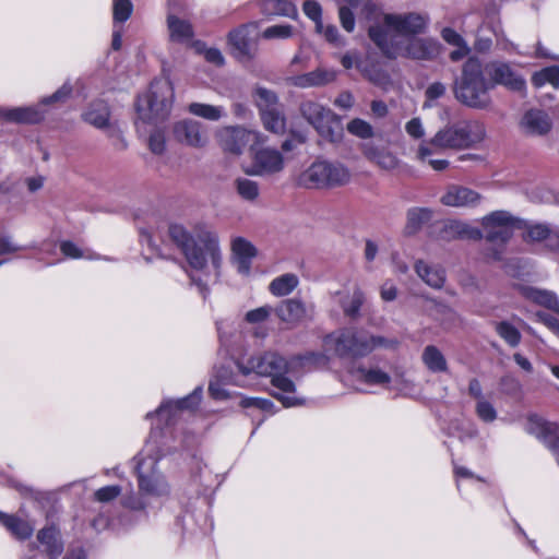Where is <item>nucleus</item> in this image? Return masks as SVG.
I'll return each mask as SVG.
<instances>
[{
    "label": "nucleus",
    "mask_w": 559,
    "mask_h": 559,
    "mask_svg": "<svg viewBox=\"0 0 559 559\" xmlns=\"http://www.w3.org/2000/svg\"><path fill=\"white\" fill-rule=\"evenodd\" d=\"M406 133L414 140H420L425 136V128L420 118L415 117L405 123Z\"/></svg>",
    "instance_id": "56"
},
{
    "label": "nucleus",
    "mask_w": 559,
    "mask_h": 559,
    "mask_svg": "<svg viewBox=\"0 0 559 559\" xmlns=\"http://www.w3.org/2000/svg\"><path fill=\"white\" fill-rule=\"evenodd\" d=\"M522 130L530 135H545L552 127L549 116L540 109L527 110L520 122Z\"/></svg>",
    "instance_id": "24"
},
{
    "label": "nucleus",
    "mask_w": 559,
    "mask_h": 559,
    "mask_svg": "<svg viewBox=\"0 0 559 559\" xmlns=\"http://www.w3.org/2000/svg\"><path fill=\"white\" fill-rule=\"evenodd\" d=\"M173 98L174 91L169 81H154L150 91L138 98L136 111L140 120L148 123L165 120L170 114Z\"/></svg>",
    "instance_id": "9"
},
{
    "label": "nucleus",
    "mask_w": 559,
    "mask_h": 559,
    "mask_svg": "<svg viewBox=\"0 0 559 559\" xmlns=\"http://www.w3.org/2000/svg\"><path fill=\"white\" fill-rule=\"evenodd\" d=\"M162 453L156 441L150 438L142 451L134 457L139 492L126 495L122 504L134 511H143L148 506V498H166L170 487L157 464Z\"/></svg>",
    "instance_id": "3"
},
{
    "label": "nucleus",
    "mask_w": 559,
    "mask_h": 559,
    "mask_svg": "<svg viewBox=\"0 0 559 559\" xmlns=\"http://www.w3.org/2000/svg\"><path fill=\"white\" fill-rule=\"evenodd\" d=\"M481 237V233L466 223L460 221H449L444 224L442 229V238L452 239V238H468V239H479Z\"/></svg>",
    "instance_id": "33"
},
{
    "label": "nucleus",
    "mask_w": 559,
    "mask_h": 559,
    "mask_svg": "<svg viewBox=\"0 0 559 559\" xmlns=\"http://www.w3.org/2000/svg\"><path fill=\"white\" fill-rule=\"evenodd\" d=\"M346 129L350 134L360 139H370L373 136L372 126L368 121L360 118L352 119L347 123Z\"/></svg>",
    "instance_id": "48"
},
{
    "label": "nucleus",
    "mask_w": 559,
    "mask_h": 559,
    "mask_svg": "<svg viewBox=\"0 0 559 559\" xmlns=\"http://www.w3.org/2000/svg\"><path fill=\"white\" fill-rule=\"evenodd\" d=\"M476 414L485 423H492L497 418V412L491 403L479 400L476 404Z\"/></svg>",
    "instance_id": "52"
},
{
    "label": "nucleus",
    "mask_w": 559,
    "mask_h": 559,
    "mask_svg": "<svg viewBox=\"0 0 559 559\" xmlns=\"http://www.w3.org/2000/svg\"><path fill=\"white\" fill-rule=\"evenodd\" d=\"M148 147L154 154H162L165 151V134L160 130H155L148 139Z\"/></svg>",
    "instance_id": "58"
},
{
    "label": "nucleus",
    "mask_w": 559,
    "mask_h": 559,
    "mask_svg": "<svg viewBox=\"0 0 559 559\" xmlns=\"http://www.w3.org/2000/svg\"><path fill=\"white\" fill-rule=\"evenodd\" d=\"M358 70L369 82L383 90H388L392 85L390 74L379 63L358 64Z\"/></svg>",
    "instance_id": "34"
},
{
    "label": "nucleus",
    "mask_w": 559,
    "mask_h": 559,
    "mask_svg": "<svg viewBox=\"0 0 559 559\" xmlns=\"http://www.w3.org/2000/svg\"><path fill=\"white\" fill-rule=\"evenodd\" d=\"M261 119L266 130L281 134L286 129V119L282 110L278 107L269 108L261 111Z\"/></svg>",
    "instance_id": "42"
},
{
    "label": "nucleus",
    "mask_w": 559,
    "mask_h": 559,
    "mask_svg": "<svg viewBox=\"0 0 559 559\" xmlns=\"http://www.w3.org/2000/svg\"><path fill=\"white\" fill-rule=\"evenodd\" d=\"M235 189L238 195L247 202H255L260 195V186L257 181L238 177L234 181Z\"/></svg>",
    "instance_id": "43"
},
{
    "label": "nucleus",
    "mask_w": 559,
    "mask_h": 559,
    "mask_svg": "<svg viewBox=\"0 0 559 559\" xmlns=\"http://www.w3.org/2000/svg\"><path fill=\"white\" fill-rule=\"evenodd\" d=\"M486 239L490 242H507L514 229L522 228L523 222L507 211H495L481 219Z\"/></svg>",
    "instance_id": "10"
},
{
    "label": "nucleus",
    "mask_w": 559,
    "mask_h": 559,
    "mask_svg": "<svg viewBox=\"0 0 559 559\" xmlns=\"http://www.w3.org/2000/svg\"><path fill=\"white\" fill-rule=\"evenodd\" d=\"M0 522L19 539H26L31 537L34 532V526L32 524L14 515L1 513Z\"/></svg>",
    "instance_id": "39"
},
{
    "label": "nucleus",
    "mask_w": 559,
    "mask_h": 559,
    "mask_svg": "<svg viewBox=\"0 0 559 559\" xmlns=\"http://www.w3.org/2000/svg\"><path fill=\"white\" fill-rule=\"evenodd\" d=\"M188 111L189 114L207 121H218L227 115L223 106L198 102L189 104Z\"/></svg>",
    "instance_id": "37"
},
{
    "label": "nucleus",
    "mask_w": 559,
    "mask_h": 559,
    "mask_svg": "<svg viewBox=\"0 0 559 559\" xmlns=\"http://www.w3.org/2000/svg\"><path fill=\"white\" fill-rule=\"evenodd\" d=\"M365 295L359 287H355L350 299L342 301V308L347 317L355 318L359 314L361 305L364 304Z\"/></svg>",
    "instance_id": "47"
},
{
    "label": "nucleus",
    "mask_w": 559,
    "mask_h": 559,
    "mask_svg": "<svg viewBox=\"0 0 559 559\" xmlns=\"http://www.w3.org/2000/svg\"><path fill=\"white\" fill-rule=\"evenodd\" d=\"M252 132L240 126L221 127L215 132L219 147L228 154L240 155L251 140Z\"/></svg>",
    "instance_id": "16"
},
{
    "label": "nucleus",
    "mask_w": 559,
    "mask_h": 559,
    "mask_svg": "<svg viewBox=\"0 0 559 559\" xmlns=\"http://www.w3.org/2000/svg\"><path fill=\"white\" fill-rule=\"evenodd\" d=\"M350 170L340 162L319 159L304 170L298 183L308 189H333L350 181Z\"/></svg>",
    "instance_id": "8"
},
{
    "label": "nucleus",
    "mask_w": 559,
    "mask_h": 559,
    "mask_svg": "<svg viewBox=\"0 0 559 559\" xmlns=\"http://www.w3.org/2000/svg\"><path fill=\"white\" fill-rule=\"evenodd\" d=\"M522 227L526 228V234L524 239L526 241L538 242V241H547V246L552 249H559V237L554 234L549 227L545 224H533V225H522Z\"/></svg>",
    "instance_id": "32"
},
{
    "label": "nucleus",
    "mask_w": 559,
    "mask_h": 559,
    "mask_svg": "<svg viewBox=\"0 0 559 559\" xmlns=\"http://www.w3.org/2000/svg\"><path fill=\"white\" fill-rule=\"evenodd\" d=\"M435 150L440 148L431 143V139L429 141H423L417 148L416 158L419 162H426L427 158L433 154Z\"/></svg>",
    "instance_id": "61"
},
{
    "label": "nucleus",
    "mask_w": 559,
    "mask_h": 559,
    "mask_svg": "<svg viewBox=\"0 0 559 559\" xmlns=\"http://www.w3.org/2000/svg\"><path fill=\"white\" fill-rule=\"evenodd\" d=\"M109 118V107L103 100H98L91 104L83 114L84 121L94 126L97 129L106 130L107 134L110 138L116 139L117 142L115 143V145L118 148H124L127 146V143L122 136V131L116 124L111 123Z\"/></svg>",
    "instance_id": "13"
},
{
    "label": "nucleus",
    "mask_w": 559,
    "mask_h": 559,
    "mask_svg": "<svg viewBox=\"0 0 559 559\" xmlns=\"http://www.w3.org/2000/svg\"><path fill=\"white\" fill-rule=\"evenodd\" d=\"M167 28L173 43L189 44L194 35L192 25L174 14L167 16Z\"/></svg>",
    "instance_id": "29"
},
{
    "label": "nucleus",
    "mask_w": 559,
    "mask_h": 559,
    "mask_svg": "<svg viewBox=\"0 0 559 559\" xmlns=\"http://www.w3.org/2000/svg\"><path fill=\"white\" fill-rule=\"evenodd\" d=\"M274 312L282 322L296 325L306 317V306L300 299L289 298L280 302Z\"/></svg>",
    "instance_id": "26"
},
{
    "label": "nucleus",
    "mask_w": 559,
    "mask_h": 559,
    "mask_svg": "<svg viewBox=\"0 0 559 559\" xmlns=\"http://www.w3.org/2000/svg\"><path fill=\"white\" fill-rule=\"evenodd\" d=\"M341 64L346 70H349L354 67L358 69V64H364V62L360 60V56L358 52L348 51L341 57Z\"/></svg>",
    "instance_id": "64"
},
{
    "label": "nucleus",
    "mask_w": 559,
    "mask_h": 559,
    "mask_svg": "<svg viewBox=\"0 0 559 559\" xmlns=\"http://www.w3.org/2000/svg\"><path fill=\"white\" fill-rule=\"evenodd\" d=\"M285 167L283 154L273 147L262 146L253 150L251 167L247 174L254 176H272L281 173Z\"/></svg>",
    "instance_id": "12"
},
{
    "label": "nucleus",
    "mask_w": 559,
    "mask_h": 559,
    "mask_svg": "<svg viewBox=\"0 0 559 559\" xmlns=\"http://www.w3.org/2000/svg\"><path fill=\"white\" fill-rule=\"evenodd\" d=\"M202 390L200 388L195 389L190 395L176 400V401H166L164 402L158 409H156V416L160 419L168 423L173 416H175L176 412L182 409H193L197 407L201 401Z\"/></svg>",
    "instance_id": "25"
},
{
    "label": "nucleus",
    "mask_w": 559,
    "mask_h": 559,
    "mask_svg": "<svg viewBox=\"0 0 559 559\" xmlns=\"http://www.w3.org/2000/svg\"><path fill=\"white\" fill-rule=\"evenodd\" d=\"M525 430L538 438L551 451L559 463V425L533 415L528 417Z\"/></svg>",
    "instance_id": "17"
},
{
    "label": "nucleus",
    "mask_w": 559,
    "mask_h": 559,
    "mask_svg": "<svg viewBox=\"0 0 559 559\" xmlns=\"http://www.w3.org/2000/svg\"><path fill=\"white\" fill-rule=\"evenodd\" d=\"M0 118L19 123H36L44 118V111L38 106L1 108Z\"/></svg>",
    "instance_id": "28"
},
{
    "label": "nucleus",
    "mask_w": 559,
    "mask_h": 559,
    "mask_svg": "<svg viewBox=\"0 0 559 559\" xmlns=\"http://www.w3.org/2000/svg\"><path fill=\"white\" fill-rule=\"evenodd\" d=\"M364 156L384 170H393L399 165L396 156L388 148L373 143H365L361 146Z\"/></svg>",
    "instance_id": "27"
},
{
    "label": "nucleus",
    "mask_w": 559,
    "mask_h": 559,
    "mask_svg": "<svg viewBox=\"0 0 559 559\" xmlns=\"http://www.w3.org/2000/svg\"><path fill=\"white\" fill-rule=\"evenodd\" d=\"M323 36L329 43H331L337 47H342L345 45V41L340 36L336 26H334L332 24L326 25Z\"/></svg>",
    "instance_id": "62"
},
{
    "label": "nucleus",
    "mask_w": 559,
    "mask_h": 559,
    "mask_svg": "<svg viewBox=\"0 0 559 559\" xmlns=\"http://www.w3.org/2000/svg\"><path fill=\"white\" fill-rule=\"evenodd\" d=\"M168 237L180 249L187 263L194 272L217 280L223 263L219 239L216 233L203 224H197L192 231L183 224H168Z\"/></svg>",
    "instance_id": "2"
},
{
    "label": "nucleus",
    "mask_w": 559,
    "mask_h": 559,
    "mask_svg": "<svg viewBox=\"0 0 559 559\" xmlns=\"http://www.w3.org/2000/svg\"><path fill=\"white\" fill-rule=\"evenodd\" d=\"M486 135V127L481 121L460 120L439 130L431 138V143L439 148L466 150L484 142Z\"/></svg>",
    "instance_id": "7"
},
{
    "label": "nucleus",
    "mask_w": 559,
    "mask_h": 559,
    "mask_svg": "<svg viewBox=\"0 0 559 559\" xmlns=\"http://www.w3.org/2000/svg\"><path fill=\"white\" fill-rule=\"evenodd\" d=\"M233 264L242 275L250 273L252 259L257 255L254 246L245 238H236L231 243Z\"/></svg>",
    "instance_id": "23"
},
{
    "label": "nucleus",
    "mask_w": 559,
    "mask_h": 559,
    "mask_svg": "<svg viewBox=\"0 0 559 559\" xmlns=\"http://www.w3.org/2000/svg\"><path fill=\"white\" fill-rule=\"evenodd\" d=\"M427 16L409 13H380L369 25L368 35L381 52L390 58L431 61L442 53V45L431 37H417L426 31Z\"/></svg>",
    "instance_id": "1"
},
{
    "label": "nucleus",
    "mask_w": 559,
    "mask_h": 559,
    "mask_svg": "<svg viewBox=\"0 0 559 559\" xmlns=\"http://www.w3.org/2000/svg\"><path fill=\"white\" fill-rule=\"evenodd\" d=\"M258 31V23L242 24L228 33V44L233 53L240 60H249L254 57L255 48L251 44L250 35Z\"/></svg>",
    "instance_id": "19"
},
{
    "label": "nucleus",
    "mask_w": 559,
    "mask_h": 559,
    "mask_svg": "<svg viewBox=\"0 0 559 559\" xmlns=\"http://www.w3.org/2000/svg\"><path fill=\"white\" fill-rule=\"evenodd\" d=\"M121 487L117 485L105 486L95 491V500L99 502H109L121 495Z\"/></svg>",
    "instance_id": "53"
},
{
    "label": "nucleus",
    "mask_w": 559,
    "mask_h": 559,
    "mask_svg": "<svg viewBox=\"0 0 559 559\" xmlns=\"http://www.w3.org/2000/svg\"><path fill=\"white\" fill-rule=\"evenodd\" d=\"M338 16L343 28L346 32H353L355 28V17L352 10L348 7L341 4L338 9Z\"/></svg>",
    "instance_id": "57"
},
{
    "label": "nucleus",
    "mask_w": 559,
    "mask_h": 559,
    "mask_svg": "<svg viewBox=\"0 0 559 559\" xmlns=\"http://www.w3.org/2000/svg\"><path fill=\"white\" fill-rule=\"evenodd\" d=\"M302 10L304 13L312 21L322 17L321 5L314 0H306L302 4Z\"/></svg>",
    "instance_id": "60"
},
{
    "label": "nucleus",
    "mask_w": 559,
    "mask_h": 559,
    "mask_svg": "<svg viewBox=\"0 0 559 559\" xmlns=\"http://www.w3.org/2000/svg\"><path fill=\"white\" fill-rule=\"evenodd\" d=\"M491 90L492 84L486 79L481 61L476 57H469L464 62L460 76L454 81L455 99L468 108L486 110L492 104Z\"/></svg>",
    "instance_id": "5"
},
{
    "label": "nucleus",
    "mask_w": 559,
    "mask_h": 559,
    "mask_svg": "<svg viewBox=\"0 0 559 559\" xmlns=\"http://www.w3.org/2000/svg\"><path fill=\"white\" fill-rule=\"evenodd\" d=\"M521 292L528 300L559 314V298L554 292L528 286L521 287Z\"/></svg>",
    "instance_id": "30"
},
{
    "label": "nucleus",
    "mask_w": 559,
    "mask_h": 559,
    "mask_svg": "<svg viewBox=\"0 0 559 559\" xmlns=\"http://www.w3.org/2000/svg\"><path fill=\"white\" fill-rule=\"evenodd\" d=\"M301 116L311 124L324 139L335 142L338 134L333 130L335 114L314 100H304L299 106Z\"/></svg>",
    "instance_id": "11"
},
{
    "label": "nucleus",
    "mask_w": 559,
    "mask_h": 559,
    "mask_svg": "<svg viewBox=\"0 0 559 559\" xmlns=\"http://www.w3.org/2000/svg\"><path fill=\"white\" fill-rule=\"evenodd\" d=\"M173 133L179 143L194 148H203L210 141L206 127L193 119H182L176 122Z\"/></svg>",
    "instance_id": "15"
},
{
    "label": "nucleus",
    "mask_w": 559,
    "mask_h": 559,
    "mask_svg": "<svg viewBox=\"0 0 559 559\" xmlns=\"http://www.w3.org/2000/svg\"><path fill=\"white\" fill-rule=\"evenodd\" d=\"M227 384L243 385L242 381L238 376L228 373L225 369H222L210 381L209 392L215 400H225L228 397V392L225 389Z\"/></svg>",
    "instance_id": "31"
},
{
    "label": "nucleus",
    "mask_w": 559,
    "mask_h": 559,
    "mask_svg": "<svg viewBox=\"0 0 559 559\" xmlns=\"http://www.w3.org/2000/svg\"><path fill=\"white\" fill-rule=\"evenodd\" d=\"M290 361L276 352H265L248 359L247 364L237 361V368L242 376L255 373L262 377H270L272 385L277 390L273 396L284 407H295L305 404V400L296 396V386L293 380L286 374L292 370Z\"/></svg>",
    "instance_id": "4"
},
{
    "label": "nucleus",
    "mask_w": 559,
    "mask_h": 559,
    "mask_svg": "<svg viewBox=\"0 0 559 559\" xmlns=\"http://www.w3.org/2000/svg\"><path fill=\"white\" fill-rule=\"evenodd\" d=\"M326 348L340 357H365L378 347H395L397 342L382 336L369 335L354 329H344L324 338Z\"/></svg>",
    "instance_id": "6"
},
{
    "label": "nucleus",
    "mask_w": 559,
    "mask_h": 559,
    "mask_svg": "<svg viewBox=\"0 0 559 559\" xmlns=\"http://www.w3.org/2000/svg\"><path fill=\"white\" fill-rule=\"evenodd\" d=\"M417 275L430 287L440 289L445 282V274L441 267L432 266L424 261H418L415 265Z\"/></svg>",
    "instance_id": "35"
},
{
    "label": "nucleus",
    "mask_w": 559,
    "mask_h": 559,
    "mask_svg": "<svg viewBox=\"0 0 559 559\" xmlns=\"http://www.w3.org/2000/svg\"><path fill=\"white\" fill-rule=\"evenodd\" d=\"M294 34V27L288 24H278L266 27L261 36L264 39H287Z\"/></svg>",
    "instance_id": "50"
},
{
    "label": "nucleus",
    "mask_w": 559,
    "mask_h": 559,
    "mask_svg": "<svg viewBox=\"0 0 559 559\" xmlns=\"http://www.w3.org/2000/svg\"><path fill=\"white\" fill-rule=\"evenodd\" d=\"M355 99L350 92L344 91L338 94L334 100V105L341 109L348 110L354 106Z\"/></svg>",
    "instance_id": "63"
},
{
    "label": "nucleus",
    "mask_w": 559,
    "mask_h": 559,
    "mask_svg": "<svg viewBox=\"0 0 559 559\" xmlns=\"http://www.w3.org/2000/svg\"><path fill=\"white\" fill-rule=\"evenodd\" d=\"M421 360L431 372H445L448 370V364L443 354L435 345H428L424 348Z\"/></svg>",
    "instance_id": "38"
},
{
    "label": "nucleus",
    "mask_w": 559,
    "mask_h": 559,
    "mask_svg": "<svg viewBox=\"0 0 559 559\" xmlns=\"http://www.w3.org/2000/svg\"><path fill=\"white\" fill-rule=\"evenodd\" d=\"M262 11L265 14L281 15L290 19L298 16L297 7L289 0H264Z\"/></svg>",
    "instance_id": "41"
},
{
    "label": "nucleus",
    "mask_w": 559,
    "mask_h": 559,
    "mask_svg": "<svg viewBox=\"0 0 559 559\" xmlns=\"http://www.w3.org/2000/svg\"><path fill=\"white\" fill-rule=\"evenodd\" d=\"M433 212L428 207H413L407 212L405 233L413 235L432 218Z\"/></svg>",
    "instance_id": "40"
},
{
    "label": "nucleus",
    "mask_w": 559,
    "mask_h": 559,
    "mask_svg": "<svg viewBox=\"0 0 559 559\" xmlns=\"http://www.w3.org/2000/svg\"><path fill=\"white\" fill-rule=\"evenodd\" d=\"M273 312L274 308L271 306H262L248 311L246 313V321L249 323H260L265 321Z\"/></svg>",
    "instance_id": "54"
},
{
    "label": "nucleus",
    "mask_w": 559,
    "mask_h": 559,
    "mask_svg": "<svg viewBox=\"0 0 559 559\" xmlns=\"http://www.w3.org/2000/svg\"><path fill=\"white\" fill-rule=\"evenodd\" d=\"M481 197L475 190L462 186H450L440 201L445 206L473 207L479 204Z\"/></svg>",
    "instance_id": "21"
},
{
    "label": "nucleus",
    "mask_w": 559,
    "mask_h": 559,
    "mask_svg": "<svg viewBox=\"0 0 559 559\" xmlns=\"http://www.w3.org/2000/svg\"><path fill=\"white\" fill-rule=\"evenodd\" d=\"M112 10L114 21L123 23L130 17L133 11V5L130 0H114Z\"/></svg>",
    "instance_id": "51"
},
{
    "label": "nucleus",
    "mask_w": 559,
    "mask_h": 559,
    "mask_svg": "<svg viewBox=\"0 0 559 559\" xmlns=\"http://www.w3.org/2000/svg\"><path fill=\"white\" fill-rule=\"evenodd\" d=\"M337 72L333 69L317 68L316 70L287 79L289 85L298 88L321 87L336 80Z\"/></svg>",
    "instance_id": "20"
},
{
    "label": "nucleus",
    "mask_w": 559,
    "mask_h": 559,
    "mask_svg": "<svg viewBox=\"0 0 559 559\" xmlns=\"http://www.w3.org/2000/svg\"><path fill=\"white\" fill-rule=\"evenodd\" d=\"M350 372L356 380L370 385L388 386L392 382V377L379 367L358 366L353 368ZM393 381L399 390L409 386V381L404 378L403 373H396Z\"/></svg>",
    "instance_id": "18"
},
{
    "label": "nucleus",
    "mask_w": 559,
    "mask_h": 559,
    "mask_svg": "<svg viewBox=\"0 0 559 559\" xmlns=\"http://www.w3.org/2000/svg\"><path fill=\"white\" fill-rule=\"evenodd\" d=\"M496 331L511 347L518 346L521 342V333L509 322H499L496 325Z\"/></svg>",
    "instance_id": "46"
},
{
    "label": "nucleus",
    "mask_w": 559,
    "mask_h": 559,
    "mask_svg": "<svg viewBox=\"0 0 559 559\" xmlns=\"http://www.w3.org/2000/svg\"><path fill=\"white\" fill-rule=\"evenodd\" d=\"M254 97L260 112L269 108L277 107L278 97L273 91L264 87H257L254 91Z\"/></svg>",
    "instance_id": "45"
},
{
    "label": "nucleus",
    "mask_w": 559,
    "mask_h": 559,
    "mask_svg": "<svg viewBox=\"0 0 559 559\" xmlns=\"http://www.w3.org/2000/svg\"><path fill=\"white\" fill-rule=\"evenodd\" d=\"M447 87L441 82L431 83L425 91L424 109L432 108L437 105V100L445 95Z\"/></svg>",
    "instance_id": "49"
},
{
    "label": "nucleus",
    "mask_w": 559,
    "mask_h": 559,
    "mask_svg": "<svg viewBox=\"0 0 559 559\" xmlns=\"http://www.w3.org/2000/svg\"><path fill=\"white\" fill-rule=\"evenodd\" d=\"M532 84L539 88L546 84L551 85L555 90L559 88V67L550 66L537 71L532 76Z\"/></svg>",
    "instance_id": "44"
},
{
    "label": "nucleus",
    "mask_w": 559,
    "mask_h": 559,
    "mask_svg": "<svg viewBox=\"0 0 559 559\" xmlns=\"http://www.w3.org/2000/svg\"><path fill=\"white\" fill-rule=\"evenodd\" d=\"M37 542L48 559H57L64 549L60 531L55 525H47L38 531Z\"/></svg>",
    "instance_id": "22"
},
{
    "label": "nucleus",
    "mask_w": 559,
    "mask_h": 559,
    "mask_svg": "<svg viewBox=\"0 0 559 559\" xmlns=\"http://www.w3.org/2000/svg\"><path fill=\"white\" fill-rule=\"evenodd\" d=\"M299 284V278L294 273L282 274L269 284V292L275 297H284L293 293Z\"/></svg>",
    "instance_id": "36"
},
{
    "label": "nucleus",
    "mask_w": 559,
    "mask_h": 559,
    "mask_svg": "<svg viewBox=\"0 0 559 559\" xmlns=\"http://www.w3.org/2000/svg\"><path fill=\"white\" fill-rule=\"evenodd\" d=\"M485 73L489 76L488 82L496 85H502L510 91L522 92L526 87V82L522 75L518 74L509 63L503 61H490L484 66Z\"/></svg>",
    "instance_id": "14"
},
{
    "label": "nucleus",
    "mask_w": 559,
    "mask_h": 559,
    "mask_svg": "<svg viewBox=\"0 0 559 559\" xmlns=\"http://www.w3.org/2000/svg\"><path fill=\"white\" fill-rule=\"evenodd\" d=\"M60 250L63 255L71 259H93L92 255L85 254L74 242L66 240L60 243Z\"/></svg>",
    "instance_id": "55"
},
{
    "label": "nucleus",
    "mask_w": 559,
    "mask_h": 559,
    "mask_svg": "<svg viewBox=\"0 0 559 559\" xmlns=\"http://www.w3.org/2000/svg\"><path fill=\"white\" fill-rule=\"evenodd\" d=\"M71 92H72V87L66 83L52 95L43 98L41 104L48 105V104H52V103L64 102L70 96Z\"/></svg>",
    "instance_id": "59"
}]
</instances>
